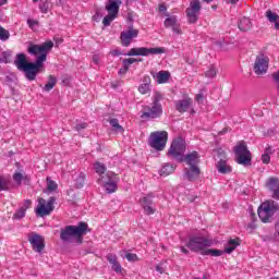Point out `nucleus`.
Returning <instances> with one entry per match:
<instances>
[{"label":"nucleus","mask_w":279,"mask_h":279,"mask_svg":"<svg viewBox=\"0 0 279 279\" xmlns=\"http://www.w3.org/2000/svg\"><path fill=\"white\" fill-rule=\"evenodd\" d=\"M111 269L116 271V274H121L122 271L121 264L119 262L111 264Z\"/></svg>","instance_id":"nucleus-44"},{"label":"nucleus","mask_w":279,"mask_h":279,"mask_svg":"<svg viewBox=\"0 0 279 279\" xmlns=\"http://www.w3.org/2000/svg\"><path fill=\"white\" fill-rule=\"evenodd\" d=\"M13 180H14L15 183L21 185L23 180H29V178L27 175H23V173H21V172H15L13 174Z\"/></svg>","instance_id":"nucleus-34"},{"label":"nucleus","mask_w":279,"mask_h":279,"mask_svg":"<svg viewBox=\"0 0 279 279\" xmlns=\"http://www.w3.org/2000/svg\"><path fill=\"white\" fill-rule=\"evenodd\" d=\"M183 172L187 182H197L199 175H202V169L198 166H189V168H184Z\"/></svg>","instance_id":"nucleus-15"},{"label":"nucleus","mask_w":279,"mask_h":279,"mask_svg":"<svg viewBox=\"0 0 279 279\" xmlns=\"http://www.w3.org/2000/svg\"><path fill=\"white\" fill-rule=\"evenodd\" d=\"M62 85L63 86H70L71 85V76H63Z\"/></svg>","instance_id":"nucleus-51"},{"label":"nucleus","mask_w":279,"mask_h":279,"mask_svg":"<svg viewBox=\"0 0 279 279\" xmlns=\"http://www.w3.org/2000/svg\"><path fill=\"white\" fill-rule=\"evenodd\" d=\"M162 94L156 92L153 96V102L143 107L141 119L154 120L162 117Z\"/></svg>","instance_id":"nucleus-4"},{"label":"nucleus","mask_w":279,"mask_h":279,"mask_svg":"<svg viewBox=\"0 0 279 279\" xmlns=\"http://www.w3.org/2000/svg\"><path fill=\"white\" fill-rule=\"evenodd\" d=\"M179 162H185L189 167H197L201 162L199 153H197V150H193L187 155H183L182 159Z\"/></svg>","instance_id":"nucleus-18"},{"label":"nucleus","mask_w":279,"mask_h":279,"mask_svg":"<svg viewBox=\"0 0 279 279\" xmlns=\"http://www.w3.org/2000/svg\"><path fill=\"white\" fill-rule=\"evenodd\" d=\"M56 84H58V78L54 75H49L46 85L43 87L45 93H50L56 88Z\"/></svg>","instance_id":"nucleus-25"},{"label":"nucleus","mask_w":279,"mask_h":279,"mask_svg":"<svg viewBox=\"0 0 279 279\" xmlns=\"http://www.w3.org/2000/svg\"><path fill=\"white\" fill-rule=\"evenodd\" d=\"M251 223H248V228H251V230H255L256 228V225H254V221H256V214L254 213H251Z\"/></svg>","instance_id":"nucleus-47"},{"label":"nucleus","mask_w":279,"mask_h":279,"mask_svg":"<svg viewBox=\"0 0 279 279\" xmlns=\"http://www.w3.org/2000/svg\"><path fill=\"white\" fill-rule=\"evenodd\" d=\"M47 191L48 193H53V191H58V183H56V181L51 180L50 178H47Z\"/></svg>","instance_id":"nucleus-33"},{"label":"nucleus","mask_w":279,"mask_h":279,"mask_svg":"<svg viewBox=\"0 0 279 279\" xmlns=\"http://www.w3.org/2000/svg\"><path fill=\"white\" fill-rule=\"evenodd\" d=\"M173 171H175V166L167 163L161 168L160 175H171Z\"/></svg>","instance_id":"nucleus-29"},{"label":"nucleus","mask_w":279,"mask_h":279,"mask_svg":"<svg viewBox=\"0 0 279 279\" xmlns=\"http://www.w3.org/2000/svg\"><path fill=\"white\" fill-rule=\"evenodd\" d=\"M90 229L88 223L78 222L77 226H65L64 229H61L60 239L63 243H73V239L76 240L78 245L84 243V235L88 234Z\"/></svg>","instance_id":"nucleus-3"},{"label":"nucleus","mask_w":279,"mask_h":279,"mask_svg":"<svg viewBox=\"0 0 279 279\" xmlns=\"http://www.w3.org/2000/svg\"><path fill=\"white\" fill-rule=\"evenodd\" d=\"M24 75L26 80L34 82V80H36V75H38V71H24Z\"/></svg>","instance_id":"nucleus-38"},{"label":"nucleus","mask_w":279,"mask_h":279,"mask_svg":"<svg viewBox=\"0 0 279 279\" xmlns=\"http://www.w3.org/2000/svg\"><path fill=\"white\" fill-rule=\"evenodd\" d=\"M10 39V32H8L5 28L0 26V40H9Z\"/></svg>","instance_id":"nucleus-39"},{"label":"nucleus","mask_w":279,"mask_h":279,"mask_svg":"<svg viewBox=\"0 0 279 279\" xmlns=\"http://www.w3.org/2000/svg\"><path fill=\"white\" fill-rule=\"evenodd\" d=\"M10 178L0 175V193L1 191H10Z\"/></svg>","instance_id":"nucleus-28"},{"label":"nucleus","mask_w":279,"mask_h":279,"mask_svg":"<svg viewBox=\"0 0 279 279\" xmlns=\"http://www.w3.org/2000/svg\"><path fill=\"white\" fill-rule=\"evenodd\" d=\"M40 12H43V14H47V12H49V1H45L39 5Z\"/></svg>","instance_id":"nucleus-43"},{"label":"nucleus","mask_w":279,"mask_h":279,"mask_svg":"<svg viewBox=\"0 0 279 279\" xmlns=\"http://www.w3.org/2000/svg\"><path fill=\"white\" fill-rule=\"evenodd\" d=\"M85 178L84 173H80L75 180V189H82L84 186Z\"/></svg>","instance_id":"nucleus-37"},{"label":"nucleus","mask_w":279,"mask_h":279,"mask_svg":"<svg viewBox=\"0 0 279 279\" xmlns=\"http://www.w3.org/2000/svg\"><path fill=\"white\" fill-rule=\"evenodd\" d=\"M266 186L270 191L272 199H279V178L270 177L266 182Z\"/></svg>","instance_id":"nucleus-16"},{"label":"nucleus","mask_w":279,"mask_h":279,"mask_svg":"<svg viewBox=\"0 0 279 279\" xmlns=\"http://www.w3.org/2000/svg\"><path fill=\"white\" fill-rule=\"evenodd\" d=\"M272 23H275V29L279 31V21L277 20L276 22H272Z\"/></svg>","instance_id":"nucleus-64"},{"label":"nucleus","mask_w":279,"mask_h":279,"mask_svg":"<svg viewBox=\"0 0 279 279\" xmlns=\"http://www.w3.org/2000/svg\"><path fill=\"white\" fill-rule=\"evenodd\" d=\"M122 82L121 81H116L114 83H111L112 88H119L121 86Z\"/></svg>","instance_id":"nucleus-59"},{"label":"nucleus","mask_w":279,"mask_h":279,"mask_svg":"<svg viewBox=\"0 0 279 279\" xmlns=\"http://www.w3.org/2000/svg\"><path fill=\"white\" fill-rule=\"evenodd\" d=\"M156 271H158V274H165V267H162V264L156 266Z\"/></svg>","instance_id":"nucleus-54"},{"label":"nucleus","mask_w":279,"mask_h":279,"mask_svg":"<svg viewBox=\"0 0 279 279\" xmlns=\"http://www.w3.org/2000/svg\"><path fill=\"white\" fill-rule=\"evenodd\" d=\"M269 69V58L259 56L255 61V71H267Z\"/></svg>","instance_id":"nucleus-23"},{"label":"nucleus","mask_w":279,"mask_h":279,"mask_svg":"<svg viewBox=\"0 0 279 279\" xmlns=\"http://www.w3.org/2000/svg\"><path fill=\"white\" fill-rule=\"evenodd\" d=\"M135 62H138V59L129 58V59H124L122 61V64H123L124 69L128 71V69H130V66H132V64H134Z\"/></svg>","instance_id":"nucleus-36"},{"label":"nucleus","mask_w":279,"mask_h":279,"mask_svg":"<svg viewBox=\"0 0 279 279\" xmlns=\"http://www.w3.org/2000/svg\"><path fill=\"white\" fill-rule=\"evenodd\" d=\"M195 101H197L198 104L204 101V94H197L195 97Z\"/></svg>","instance_id":"nucleus-55"},{"label":"nucleus","mask_w":279,"mask_h":279,"mask_svg":"<svg viewBox=\"0 0 279 279\" xmlns=\"http://www.w3.org/2000/svg\"><path fill=\"white\" fill-rule=\"evenodd\" d=\"M28 242L31 243L34 252L40 254L45 250V238L36 232H32L28 235Z\"/></svg>","instance_id":"nucleus-13"},{"label":"nucleus","mask_w":279,"mask_h":279,"mask_svg":"<svg viewBox=\"0 0 279 279\" xmlns=\"http://www.w3.org/2000/svg\"><path fill=\"white\" fill-rule=\"evenodd\" d=\"M107 260L108 263H110V265H114V263H118L119 260L117 259V255H112V254H109L107 256Z\"/></svg>","instance_id":"nucleus-48"},{"label":"nucleus","mask_w":279,"mask_h":279,"mask_svg":"<svg viewBox=\"0 0 279 279\" xmlns=\"http://www.w3.org/2000/svg\"><path fill=\"white\" fill-rule=\"evenodd\" d=\"M107 178L109 181H105V189L107 193H114L117 191V174L114 172H107Z\"/></svg>","instance_id":"nucleus-19"},{"label":"nucleus","mask_w":279,"mask_h":279,"mask_svg":"<svg viewBox=\"0 0 279 279\" xmlns=\"http://www.w3.org/2000/svg\"><path fill=\"white\" fill-rule=\"evenodd\" d=\"M125 73H126L125 71H119L118 75H119V77H123V76H125Z\"/></svg>","instance_id":"nucleus-62"},{"label":"nucleus","mask_w":279,"mask_h":279,"mask_svg":"<svg viewBox=\"0 0 279 279\" xmlns=\"http://www.w3.org/2000/svg\"><path fill=\"white\" fill-rule=\"evenodd\" d=\"M262 162L264 165H269V162H271V157L269 156V154L265 153L264 155H262Z\"/></svg>","instance_id":"nucleus-46"},{"label":"nucleus","mask_w":279,"mask_h":279,"mask_svg":"<svg viewBox=\"0 0 279 279\" xmlns=\"http://www.w3.org/2000/svg\"><path fill=\"white\" fill-rule=\"evenodd\" d=\"M119 8H121V0H108L106 4V10L108 15H106L102 20V25L105 27H109L110 23L119 16Z\"/></svg>","instance_id":"nucleus-9"},{"label":"nucleus","mask_w":279,"mask_h":279,"mask_svg":"<svg viewBox=\"0 0 279 279\" xmlns=\"http://www.w3.org/2000/svg\"><path fill=\"white\" fill-rule=\"evenodd\" d=\"M126 260H129L130 263H136V260H138V255L134 254V253H128L125 255Z\"/></svg>","instance_id":"nucleus-42"},{"label":"nucleus","mask_w":279,"mask_h":279,"mask_svg":"<svg viewBox=\"0 0 279 279\" xmlns=\"http://www.w3.org/2000/svg\"><path fill=\"white\" fill-rule=\"evenodd\" d=\"M191 106H193V99L191 98L178 100L175 102V111L184 114V112H189V108H191Z\"/></svg>","instance_id":"nucleus-20"},{"label":"nucleus","mask_w":279,"mask_h":279,"mask_svg":"<svg viewBox=\"0 0 279 279\" xmlns=\"http://www.w3.org/2000/svg\"><path fill=\"white\" fill-rule=\"evenodd\" d=\"M29 206H32V201L27 199L24 203V206L22 208H25V210L27 211V208H29Z\"/></svg>","instance_id":"nucleus-58"},{"label":"nucleus","mask_w":279,"mask_h":279,"mask_svg":"<svg viewBox=\"0 0 279 279\" xmlns=\"http://www.w3.org/2000/svg\"><path fill=\"white\" fill-rule=\"evenodd\" d=\"M53 49V41H46L43 45H32L28 48L31 56H37L34 63L27 62L25 53H17L14 64L19 71H39L43 64L47 62V54Z\"/></svg>","instance_id":"nucleus-2"},{"label":"nucleus","mask_w":279,"mask_h":279,"mask_svg":"<svg viewBox=\"0 0 279 279\" xmlns=\"http://www.w3.org/2000/svg\"><path fill=\"white\" fill-rule=\"evenodd\" d=\"M172 32H174V34H182V31L178 24L172 26Z\"/></svg>","instance_id":"nucleus-56"},{"label":"nucleus","mask_w":279,"mask_h":279,"mask_svg":"<svg viewBox=\"0 0 279 279\" xmlns=\"http://www.w3.org/2000/svg\"><path fill=\"white\" fill-rule=\"evenodd\" d=\"M184 151H186V142L182 137H178L177 140L172 141V144L168 150V156H171V158H174V160H180L184 156Z\"/></svg>","instance_id":"nucleus-8"},{"label":"nucleus","mask_w":279,"mask_h":279,"mask_svg":"<svg viewBox=\"0 0 279 279\" xmlns=\"http://www.w3.org/2000/svg\"><path fill=\"white\" fill-rule=\"evenodd\" d=\"M88 128V123L82 122L80 124H76L75 130L76 132H81V130H86Z\"/></svg>","instance_id":"nucleus-49"},{"label":"nucleus","mask_w":279,"mask_h":279,"mask_svg":"<svg viewBox=\"0 0 279 279\" xmlns=\"http://www.w3.org/2000/svg\"><path fill=\"white\" fill-rule=\"evenodd\" d=\"M134 38H138V29L129 27V29L123 31L120 35L122 47H130V45H132V39Z\"/></svg>","instance_id":"nucleus-14"},{"label":"nucleus","mask_w":279,"mask_h":279,"mask_svg":"<svg viewBox=\"0 0 279 279\" xmlns=\"http://www.w3.org/2000/svg\"><path fill=\"white\" fill-rule=\"evenodd\" d=\"M159 12H167V5L160 4L159 5Z\"/></svg>","instance_id":"nucleus-60"},{"label":"nucleus","mask_w":279,"mask_h":279,"mask_svg":"<svg viewBox=\"0 0 279 279\" xmlns=\"http://www.w3.org/2000/svg\"><path fill=\"white\" fill-rule=\"evenodd\" d=\"M207 80H213L214 77H217V72L216 71H206L203 74Z\"/></svg>","instance_id":"nucleus-45"},{"label":"nucleus","mask_w":279,"mask_h":279,"mask_svg":"<svg viewBox=\"0 0 279 279\" xmlns=\"http://www.w3.org/2000/svg\"><path fill=\"white\" fill-rule=\"evenodd\" d=\"M94 169H95L96 173H98V175H104V173H106V171H107L106 165H104L99 161H96L94 163Z\"/></svg>","instance_id":"nucleus-32"},{"label":"nucleus","mask_w":279,"mask_h":279,"mask_svg":"<svg viewBox=\"0 0 279 279\" xmlns=\"http://www.w3.org/2000/svg\"><path fill=\"white\" fill-rule=\"evenodd\" d=\"M167 141H169V133H167V131H156L150 133L148 145L153 147V149H156V151H165Z\"/></svg>","instance_id":"nucleus-7"},{"label":"nucleus","mask_w":279,"mask_h":279,"mask_svg":"<svg viewBox=\"0 0 279 279\" xmlns=\"http://www.w3.org/2000/svg\"><path fill=\"white\" fill-rule=\"evenodd\" d=\"M153 75V78L155 80V82H157V84H167V82H169V80H171V73L170 72H150Z\"/></svg>","instance_id":"nucleus-21"},{"label":"nucleus","mask_w":279,"mask_h":279,"mask_svg":"<svg viewBox=\"0 0 279 279\" xmlns=\"http://www.w3.org/2000/svg\"><path fill=\"white\" fill-rule=\"evenodd\" d=\"M210 245H213V242L203 235H191L185 243V247H189L191 252H195L196 254L201 253L202 256H223V253L232 254L241 245V239H230L228 245L225 246V251L217 248L206 250Z\"/></svg>","instance_id":"nucleus-1"},{"label":"nucleus","mask_w":279,"mask_h":279,"mask_svg":"<svg viewBox=\"0 0 279 279\" xmlns=\"http://www.w3.org/2000/svg\"><path fill=\"white\" fill-rule=\"evenodd\" d=\"M265 154H268V156L271 154V147H270V146H268V147L266 148Z\"/></svg>","instance_id":"nucleus-63"},{"label":"nucleus","mask_w":279,"mask_h":279,"mask_svg":"<svg viewBox=\"0 0 279 279\" xmlns=\"http://www.w3.org/2000/svg\"><path fill=\"white\" fill-rule=\"evenodd\" d=\"M100 60H101V54H94L93 56L94 64H99Z\"/></svg>","instance_id":"nucleus-52"},{"label":"nucleus","mask_w":279,"mask_h":279,"mask_svg":"<svg viewBox=\"0 0 279 279\" xmlns=\"http://www.w3.org/2000/svg\"><path fill=\"white\" fill-rule=\"evenodd\" d=\"M9 64V62H12V50H5L2 51L0 54V63Z\"/></svg>","instance_id":"nucleus-27"},{"label":"nucleus","mask_w":279,"mask_h":279,"mask_svg":"<svg viewBox=\"0 0 279 279\" xmlns=\"http://www.w3.org/2000/svg\"><path fill=\"white\" fill-rule=\"evenodd\" d=\"M140 202L145 215H154V213H156L154 196H151V194L144 196Z\"/></svg>","instance_id":"nucleus-17"},{"label":"nucleus","mask_w":279,"mask_h":279,"mask_svg":"<svg viewBox=\"0 0 279 279\" xmlns=\"http://www.w3.org/2000/svg\"><path fill=\"white\" fill-rule=\"evenodd\" d=\"M181 252H182L183 254H185V255H189V254H190L189 250L185 248L184 246H181Z\"/></svg>","instance_id":"nucleus-61"},{"label":"nucleus","mask_w":279,"mask_h":279,"mask_svg":"<svg viewBox=\"0 0 279 279\" xmlns=\"http://www.w3.org/2000/svg\"><path fill=\"white\" fill-rule=\"evenodd\" d=\"M160 53H167V49L162 47H156V48H145V47H138V48H131L126 56H160Z\"/></svg>","instance_id":"nucleus-10"},{"label":"nucleus","mask_w":279,"mask_h":279,"mask_svg":"<svg viewBox=\"0 0 279 279\" xmlns=\"http://www.w3.org/2000/svg\"><path fill=\"white\" fill-rule=\"evenodd\" d=\"M143 84H146V86H150L151 84V78L149 76H144L143 78Z\"/></svg>","instance_id":"nucleus-53"},{"label":"nucleus","mask_w":279,"mask_h":279,"mask_svg":"<svg viewBox=\"0 0 279 279\" xmlns=\"http://www.w3.org/2000/svg\"><path fill=\"white\" fill-rule=\"evenodd\" d=\"M233 151L235 154L238 165H243V167L252 166V151H250L245 142H240L235 145Z\"/></svg>","instance_id":"nucleus-6"},{"label":"nucleus","mask_w":279,"mask_h":279,"mask_svg":"<svg viewBox=\"0 0 279 279\" xmlns=\"http://www.w3.org/2000/svg\"><path fill=\"white\" fill-rule=\"evenodd\" d=\"M239 29H241V32H247L252 29V21H250L247 17H243L240 20Z\"/></svg>","instance_id":"nucleus-26"},{"label":"nucleus","mask_w":279,"mask_h":279,"mask_svg":"<svg viewBox=\"0 0 279 279\" xmlns=\"http://www.w3.org/2000/svg\"><path fill=\"white\" fill-rule=\"evenodd\" d=\"M27 25H28V27H29L31 29H34V27H36V25H38V21L28 19V20H27Z\"/></svg>","instance_id":"nucleus-50"},{"label":"nucleus","mask_w":279,"mask_h":279,"mask_svg":"<svg viewBox=\"0 0 279 279\" xmlns=\"http://www.w3.org/2000/svg\"><path fill=\"white\" fill-rule=\"evenodd\" d=\"M53 204H56V197L53 196L49 197L48 202L45 201V198H39L36 215H38V217H47L48 215H51L56 208Z\"/></svg>","instance_id":"nucleus-11"},{"label":"nucleus","mask_w":279,"mask_h":279,"mask_svg":"<svg viewBox=\"0 0 279 279\" xmlns=\"http://www.w3.org/2000/svg\"><path fill=\"white\" fill-rule=\"evenodd\" d=\"M202 10V4L199 0H193L190 3V8L186 9V16L189 23H197V19H199V12Z\"/></svg>","instance_id":"nucleus-12"},{"label":"nucleus","mask_w":279,"mask_h":279,"mask_svg":"<svg viewBox=\"0 0 279 279\" xmlns=\"http://www.w3.org/2000/svg\"><path fill=\"white\" fill-rule=\"evenodd\" d=\"M25 213H27L25 210V208L21 207L14 215H13V219H23V217H25Z\"/></svg>","instance_id":"nucleus-41"},{"label":"nucleus","mask_w":279,"mask_h":279,"mask_svg":"<svg viewBox=\"0 0 279 279\" xmlns=\"http://www.w3.org/2000/svg\"><path fill=\"white\" fill-rule=\"evenodd\" d=\"M217 169L219 173H232V167L228 165V161L220 159L217 163Z\"/></svg>","instance_id":"nucleus-24"},{"label":"nucleus","mask_w":279,"mask_h":279,"mask_svg":"<svg viewBox=\"0 0 279 279\" xmlns=\"http://www.w3.org/2000/svg\"><path fill=\"white\" fill-rule=\"evenodd\" d=\"M3 82L7 86L11 88L12 95H14V86L19 84V78L14 72H8L3 78Z\"/></svg>","instance_id":"nucleus-22"},{"label":"nucleus","mask_w":279,"mask_h":279,"mask_svg":"<svg viewBox=\"0 0 279 279\" xmlns=\"http://www.w3.org/2000/svg\"><path fill=\"white\" fill-rule=\"evenodd\" d=\"M277 210H279L278 203L274 201H266L259 205L257 215L263 223H271Z\"/></svg>","instance_id":"nucleus-5"},{"label":"nucleus","mask_w":279,"mask_h":279,"mask_svg":"<svg viewBox=\"0 0 279 279\" xmlns=\"http://www.w3.org/2000/svg\"><path fill=\"white\" fill-rule=\"evenodd\" d=\"M165 27H174V25H178V16L171 15L167 17L163 22Z\"/></svg>","instance_id":"nucleus-31"},{"label":"nucleus","mask_w":279,"mask_h":279,"mask_svg":"<svg viewBox=\"0 0 279 279\" xmlns=\"http://www.w3.org/2000/svg\"><path fill=\"white\" fill-rule=\"evenodd\" d=\"M266 17L270 23H276V21H279V15L277 13H274L271 10H268L266 12Z\"/></svg>","instance_id":"nucleus-35"},{"label":"nucleus","mask_w":279,"mask_h":279,"mask_svg":"<svg viewBox=\"0 0 279 279\" xmlns=\"http://www.w3.org/2000/svg\"><path fill=\"white\" fill-rule=\"evenodd\" d=\"M112 130H114L116 132H120V133H123L124 130H123V126H121V124H119V119L117 118H113L109 121Z\"/></svg>","instance_id":"nucleus-30"},{"label":"nucleus","mask_w":279,"mask_h":279,"mask_svg":"<svg viewBox=\"0 0 279 279\" xmlns=\"http://www.w3.org/2000/svg\"><path fill=\"white\" fill-rule=\"evenodd\" d=\"M138 90L142 95H147V93H151V88L147 84L140 85Z\"/></svg>","instance_id":"nucleus-40"},{"label":"nucleus","mask_w":279,"mask_h":279,"mask_svg":"<svg viewBox=\"0 0 279 279\" xmlns=\"http://www.w3.org/2000/svg\"><path fill=\"white\" fill-rule=\"evenodd\" d=\"M111 56H122V52L120 49L111 50Z\"/></svg>","instance_id":"nucleus-57"}]
</instances>
